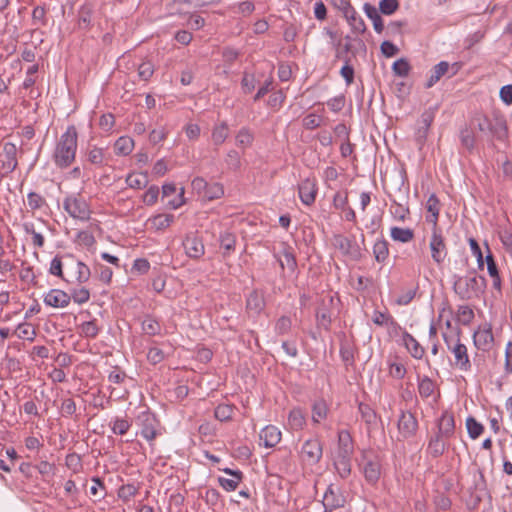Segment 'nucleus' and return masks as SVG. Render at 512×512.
<instances>
[{"label":"nucleus","mask_w":512,"mask_h":512,"mask_svg":"<svg viewBox=\"0 0 512 512\" xmlns=\"http://www.w3.org/2000/svg\"><path fill=\"white\" fill-rule=\"evenodd\" d=\"M69 295L71 297V300H73L75 303L79 305L87 303L90 299V292L85 287H81L79 289H72Z\"/></svg>","instance_id":"54"},{"label":"nucleus","mask_w":512,"mask_h":512,"mask_svg":"<svg viewBox=\"0 0 512 512\" xmlns=\"http://www.w3.org/2000/svg\"><path fill=\"white\" fill-rule=\"evenodd\" d=\"M345 19L347 20L353 31L360 34H363L366 31V24L364 20L360 16H358L355 9L354 12L348 13L347 16H345Z\"/></svg>","instance_id":"41"},{"label":"nucleus","mask_w":512,"mask_h":512,"mask_svg":"<svg viewBox=\"0 0 512 512\" xmlns=\"http://www.w3.org/2000/svg\"><path fill=\"white\" fill-rule=\"evenodd\" d=\"M345 499L341 495H337L330 487L324 494L323 505L325 510L332 511L334 509L343 507Z\"/></svg>","instance_id":"28"},{"label":"nucleus","mask_w":512,"mask_h":512,"mask_svg":"<svg viewBox=\"0 0 512 512\" xmlns=\"http://www.w3.org/2000/svg\"><path fill=\"white\" fill-rule=\"evenodd\" d=\"M400 7V3L398 0H381L379 2V11L383 15H392L394 14Z\"/></svg>","instance_id":"55"},{"label":"nucleus","mask_w":512,"mask_h":512,"mask_svg":"<svg viewBox=\"0 0 512 512\" xmlns=\"http://www.w3.org/2000/svg\"><path fill=\"white\" fill-rule=\"evenodd\" d=\"M435 433L441 437L447 438L448 440L454 435L455 419L453 413L449 411H444L442 413L437 420Z\"/></svg>","instance_id":"11"},{"label":"nucleus","mask_w":512,"mask_h":512,"mask_svg":"<svg viewBox=\"0 0 512 512\" xmlns=\"http://www.w3.org/2000/svg\"><path fill=\"white\" fill-rule=\"evenodd\" d=\"M453 291L461 300L479 299L485 292L487 281L484 276L476 275L475 270L462 277L454 275Z\"/></svg>","instance_id":"2"},{"label":"nucleus","mask_w":512,"mask_h":512,"mask_svg":"<svg viewBox=\"0 0 512 512\" xmlns=\"http://www.w3.org/2000/svg\"><path fill=\"white\" fill-rule=\"evenodd\" d=\"M93 7L90 4H83L78 10V28L89 30L92 23Z\"/></svg>","instance_id":"29"},{"label":"nucleus","mask_w":512,"mask_h":512,"mask_svg":"<svg viewBox=\"0 0 512 512\" xmlns=\"http://www.w3.org/2000/svg\"><path fill=\"white\" fill-rule=\"evenodd\" d=\"M411 70V66L407 59L400 58L396 60L392 65V71L399 77H407Z\"/></svg>","instance_id":"52"},{"label":"nucleus","mask_w":512,"mask_h":512,"mask_svg":"<svg viewBox=\"0 0 512 512\" xmlns=\"http://www.w3.org/2000/svg\"><path fill=\"white\" fill-rule=\"evenodd\" d=\"M372 321L378 326L388 325L394 329H400V325L394 320L389 313H383L381 311H374Z\"/></svg>","instance_id":"36"},{"label":"nucleus","mask_w":512,"mask_h":512,"mask_svg":"<svg viewBox=\"0 0 512 512\" xmlns=\"http://www.w3.org/2000/svg\"><path fill=\"white\" fill-rule=\"evenodd\" d=\"M292 321L288 316H281L275 324V332L278 335H285L291 330Z\"/></svg>","instance_id":"60"},{"label":"nucleus","mask_w":512,"mask_h":512,"mask_svg":"<svg viewBox=\"0 0 512 512\" xmlns=\"http://www.w3.org/2000/svg\"><path fill=\"white\" fill-rule=\"evenodd\" d=\"M141 435L148 441L154 440L157 436V431L153 424V420H150L148 417L143 422Z\"/></svg>","instance_id":"59"},{"label":"nucleus","mask_w":512,"mask_h":512,"mask_svg":"<svg viewBox=\"0 0 512 512\" xmlns=\"http://www.w3.org/2000/svg\"><path fill=\"white\" fill-rule=\"evenodd\" d=\"M486 247H487V251H488V253L485 257V261L487 264V271H488V274L490 275V277L493 278V288L498 290L499 292H501V277L499 274V269H498V266L494 259V256H493L492 252L490 251L489 246L486 245Z\"/></svg>","instance_id":"23"},{"label":"nucleus","mask_w":512,"mask_h":512,"mask_svg":"<svg viewBox=\"0 0 512 512\" xmlns=\"http://www.w3.org/2000/svg\"><path fill=\"white\" fill-rule=\"evenodd\" d=\"M333 245L344 255H349L354 258L359 255L358 247L349 238L341 234L334 236Z\"/></svg>","instance_id":"18"},{"label":"nucleus","mask_w":512,"mask_h":512,"mask_svg":"<svg viewBox=\"0 0 512 512\" xmlns=\"http://www.w3.org/2000/svg\"><path fill=\"white\" fill-rule=\"evenodd\" d=\"M323 454V445L317 438L305 441L301 449V456L310 465L317 464Z\"/></svg>","instance_id":"8"},{"label":"nucleus","mask_w":512,"mask_h":512,"mask_svg":"<svg viewBox=\"0 0 512 512\" xmlns=\"http://www.w3.org/2000/svg\"><path fill=\"white\" fill-rule=\"evenodd\" d=\"M183 247L190 258L198 259L205 251L202 240L193 235H187L183 240Z\"/></svg>","instance_id":"15"},{"label":"nucleus","mask_w":512,"mask_h":512,"mask_svg":"<svg viewBox=\"0 0 512 512\" xmlns=\"http://www.w3.org/2000/svg\"><path fill=\"white\" fill-rule=\"evenodd\" d=\"M363 9L366 16L373 22L374 30L377 33H382L384 29V23L376 7L371 5L370 3H365Z\"/></svg>","instance_id":"32"},{"label":"nucleus","mask_w":512,"mask_h":512,"mask_svg":"<svg viewBox=\"0 0 512 512\" xmlns=\"http://www.w3.org/2000/svg\"><path fill=\"white\" fill-rule=\"evenodd\" d=\"M131 427V423L127 418L116 417L111 423V429L116 435H124Z\"/></svg>","instance_id":"49"},{"label":"nucleus","mask_w":512,"mask_h":512,"mask_svg":"<svg viewBox=\"0 0 512 512\" xmlns=\"http://www.w3.org/2000/svg\"><path fill=\"white\" fill-rule=\"evenodd\" d=\"M353 455L337 454L333 465L342 479H347L351 475V459Z\"/></svg>","instance_id":"22"},{"label":"nucleus","mask_w":512,"mask_h":512,"mask_svg":"<svg viewBox=\"0 0 512 512\" xmlns=\"http://www.w3.org/2000/svg\"><path fill=\"white\" fill-rule=\"evenodd\" d=\"M449 447L448 439L445 437H441L440 435L434 432L433 435L430 436L426 448V453L433 459L441 457L445 451Z\"/></svg>","instance_id":"12"},{"label":"nucleus","mask_w":512,"mask_h":512,"mask_svg":"<svg viewBox=\"0 0 512 512\" xmlns=\"http://www.w3.org/2000/svg\"><path fill=\"white\" fill-rule=\"evenodd\" d=\"M174 221L173 214H158L151 219L153 226L157 230H163L171 225Z\"/></svg>","instance_id":"51"},{"label":"nucleus","mask_w":512,"mask_h":512,"mask_svg":"<svg viewBox=\"0 0 512 512\" xmlns=\"http://www.w3.org/2000/svg\"><path fill=\"white\" fill-rule=\"evenodd\" d=\"M449 68L450 65L446 61H441L436 64L431 70V75L427 80L425 87H433L449 71Z\"/></svg>","instance_id":"30"},{"label":"nucleus","mask_w":512,"mask_h":512,"mask_svg":"<svg viewBox=\"0 0 512 512\" xmlns=\"http://www.w3.org/2000/svg\"><path fill=\"white\" fill-rule=\"evenodd\" d=\"M431 257L437 264H441L446 255V244L439 228H432V236L430 239Z\"/></svg>","instance_id":"9"},{"label":"nucleus","mask_w":512,"mask_h":512,"mask_svg":"<svg viewBox=\"0 0 512 512\" xmlns=\"http://www.w3.org/2000/svg\"><path fill=\"white\" fill-rule=\"evenodd\" d=\"M315 316L317 327L329 331L332 319L330 310L327 308L324 301L322 302L321 306L317 308Z\"/></svg>","instance_id":"31"},{"label":"nucleus","mask_w":512,"mask_h":512,"mask_svg":"<svg viewBox=\"0 0 512 512\" xmlns=\"http://www.w3.org/2000/svg\"><path fill=\"white\" fill-rule=\"evenodd\" d=\"M402 339L405 347L410 352L411 356L415 359H421L425 353L424 348L420 343L407 331L402 334Z\"/></svg>","instance_id":"26"},{"label":"nucleus","mask_w":512,"mask_h":512,"mask_svg":"<svg viewBox=\"0 0 512 512\" xmlns=\"http://www.w3.org/2000/svg\"><path fill=\"white\" fill-rule=\"evenodd\" d=\"M460 141L463 147L467 150L472 151L475 146V136L473 131L467 126L460 130Z\"/></svg>","instance_id":"48"},{"label":"nucleus","mask_w":512,"mask_h":512,"mask_svg":"<svg viewBox=\"0 0 512 512\" xmlns=\"http://www.w3.org/2000/svg\"><path fill=\"white\" fill-rule=\"evenodd\" d=\"M264 308V295L258 290H253L246 299V309L255 315H259Z\"/></svg>","instance_id":"19"},{"label":"nucleus","mask_w":512,"mask_h":512,"mask_svg":"<svg viewBox=\"0 0 512 512\" xmlns=\"http://www.w3.org/2000/svg\"><path fill=\"white\" fill-rule=\"evenodd\" d=\"M427 212L426 221L431 223L433 228H438V217L440 211V201L436 194H431L426 203Z\"/></svg>","instance_id":"24"},{"label":"nucleus","mask_w":512,"mask_h":512,"mask_svg":"<svg viewBox=\"0 0 512 512\" xmlns=\"http://www.w3.org/2000/svg\"><path fill=\"white\" fill-rule=\"evenodd\" d=\"M443 338L448 349L454 354L455 366L462 371H469L471 369V362L467 353V347L459 339L452 346L451 339L446 334H443Z\"/></svg>","instance_id":"5"},{"label":"nucleus","mask_w":512,"mask_h":512,"mask_svg":"<svg viewBox=\"0 0 512 512\" xmlns=\"http://www.w3.org/2000/svg\"><path fill=\"white\" fill-rule=\"evenodd\" d=\"M283 245L284 249L282 251V255L284 259H281L277 255H275V258L279 262L282 270H284L286 266L291 273H294L297 270V260L293 252V248L286 243H284Z\"/></svg>","instance_id":"21"},{"label":"nucleus","mask_w":512,"mask_h":512,"mask_svg":"<svg viewBox=\"0 0 512 512\" xmlns=\"http://www.w3.org/2000/svg\"><path fill=\"white\" fill-rule=\"evenodd\" d=\"M259 438L265 447L272 448L280 442L281 432L277 427L268 425L261 430Z\"/></svg>","instance_id":"17"},{"label":"nucleus","mask_w":512,"mask_h":512,"mask_svg":"<svg viewBox=\"0 0 512 512\" xmlns=\"http://www.w3.org/2000/svg\"><path fill=\"white\" fill-rule=\"evenodd\" d=\"M126 183L131 188L142 189L148 184V175L147 173H141L139 175L129 174L126 178Z\"/></svg>","instance_id":"44"},{"label":"nucleus","mask_w":512,"mask_h":512,"mask_svg":"<svg viewBox=\"0 0 512 512\" xmlns=\"http://www.w3.org/2000/svg\"><path fill=\"white\" fill-rule=\"evenodd\" d=\"M435 384L431 378L424 376L418 385V391L421 397L428 398L434 392Z\"/></svg>","instance_id":"53"},{"label":"nucleus","mask_w":512,"mask_h":512,"mask_svg":"<svg viewBox=\"0 0 512 512\" xmlns=\"http://www.w3.org/2000/svg\"><path fill=\"white\" fill-rule=\"evenodd\" d=\"M76 268H77L76 281L79 284L86 283L89 280L90 276H91L90 268L85 263H83L82 261H77L76 262Z\"/></svg>","instance_id":"58"},{"label":"nucleus","mask_w":512,"mask_h":512,"mask_svg":"<svg viewBox=\"0 0 512 512\" xmlns=\"http://www.w3.org/2000/svg\"><path fill=\"white\" fill-rule=\"evenodd\" d=\"M299 197L303 204L310 206L315 202L317 187L314 179L306 178L298 185Z\"/></svg>","instance_id":"13"},{"label":"nucleus","mask_w":512,"mask_h":512,"mask_svg":"<svg viewBox=\"0 0 512 512\" xmlns=\"http://www.w3.org/2000/svg\"><path fill=\"white\" fill-rule=\"evenodd\" d=\"M142 330L149 336H156L161 333V325L156 319L151 316H147L142 321Z\"/></svg>","instance_id":"43"},{"label":"nucleus","mask_w":512,"mask_h":512,"mask_svg":"<svg viewBox=\"0 0 512 512\" xmlns=\"http://www.w3.org/2000/svg\"><path fill=\"white\" fill-rule=\"evenodd\" d=\"M328 405L324 399L316 400L312 405V420L314 423H319L321 420L327 418Z\"/></svg>","instance_id":"34"},{"label":"nucleus","mask_w":512,"mask_h":512,"mask_svg":"<svg viewBox=\"0 0 512 512\" xmlns=\"http://www.w3.org/2000/svg\"><path fill=\"white\" fill-rule=\"evenodd\" d=\"M234 406L230 404H219L214 411V416L219 421H228L232 419Z\"/></svg>","instance_id":"46"},{"label":"nucleus","mask_w":512,"mask_h":512,"mask_svg":"<svg viewBox=\"0 0 512 512\" xmlns=\"http://www.w3.org/2000/svg\"><path fill=\"white\" fill-rule=\"evenodd\" d=\"M488 130L500 141H503L508 137L506 120L502 117H497L494 121H491V123L488 124Z\"/></svg>","instance_id":"27"},{"label":"nucleus","mask_w":512,"mask_h":512,"mask_svg":"<svg viewBox=\"0 0 512 512\" xmlns=\"http://www.w3.org/2000/svg\"><path fill=\"white\" fill-rule=\"evenodd\" d=\"M457 317H458V320L463 325H469L472 322V320L474 319V312L469 306L461 305L458 308Z\"/></svg>","instance_id":"57"},{"label":"nucleus","mask_w":512,"mask_h":512,"mask_svg":"<svg viewBox=\"0 0 512 512\" xmlns=\"http://www.w3.org/2000/svg\"><path fill=\"white\" fill-rule=\"evenodd\" d=\"M466 428L468 431V435L472 439L478 438L483 433L484 430L483 425L472 416H469L466 419Z\"/></svg>","instance_id":"47"},{"label":"nucleus","mask_w":512,"mask_h":512,"mask_svg":"<svg viewBox=\"0 0 512 512\" xmlns=\"http://www.w3.org/2000/svg\"><path fill=\"white\" fill-rule=\"evenodd\" d=\"M253 135L247 128H242L236 135V144L238 146L248 147L252 144Z\"/></svg>","instance_id":"63"},{"label":"nucleus","mask_w":512,"mask_h":512,"mask_svg":"<svg viewBox=\"0 0 512 512\" xmlns=\"http://www.w3.org/2000/svg\"><path fill=\"white\" fill-rule=\"evenodd\" d=\"M351 58L349 56L345 57V63L340 70L341 76L344 78L347 85H350L354 81V67L351 65Z\"/></svg>","instance_id":"56"},{"label":"nucleus","mask_w":512,"mask_h":512,"mask_svg":"<svg viewBox=\"0 0 512 512\" xmlns=\"http://www.w3.org/2000/svg\"><path fill=\"white\" fill-rule=\"evenodd\" d=\"M48 9L43 5H37L32 11V25L35 29L48 25Z\"/></svg>","instance_id":"33"},{"label":"nucleus","mask_w":512,"mask_h":512,"mask_svg":"<svg viewBox=\"0 0 512 512\" xmlns=\"http://www.w3.org/2000/svg\"><path fill=\"white\" fill-rule=\"evenodd\" d=\"M63 208L70 217L81 221H88L92 213L86 200L72 195L64 199Z\"/></svg>","instance_id":"4"},{"label":"nucleus","mask_w":512,"mask_h":512,"mask_svg":"<svg viewBox=\"0 0 512 512\" xmlns=\"http://www.w3.org/2000/svg\"><path fill=\"white\" fill-rule=\"evenodd\" d=\"M15 333L20 339H26L29 341H33L36 335L34 327L29 323L19 324Z\"/></svg>","instance_id":"50"},{"label":"nucleus","mask_w":512,"mask_h":512,"mask_svg":"<svg viewBox=\"0 0 512 512\" xmlns=\"http://www.w3.org/2000/svg\"><path fill=\"white\" fill-rule=\"evenodd\" d=\"M70 301V295L60 289H52L44 297V303L54 308L67 307Z\"/></svg>","instance_id":"14"},{"label":"nucleus","mask_w":512,"mask_h":512,"mask_svg":"<svg viewBox=\"0 0 512 512\" xmlns=\"http://www.w3.org/2000/svg\"><path fill=\"white\" fill-rule=\"evenodd\" d=\"M397 428L403 439L413 437L418 430V421L416 416L410 411H401L397 422Z\"/></svg>","instance_id":"7"},{"label":"nucleus","mask_w":512,"mask_h":512,"mask_svg":"<svg viewBox=\"0 0 512 512\" xmlns=\"http://www.w3.org/2000/svg\"><path fill=\"white\" fill-rule=\"evenodd\" d=\"M474 344L478 349L487 351L494 341L492 327L490 324L482 330L476 331L473 335Z\"/></svg>","instance_id":"16"},{"label":"nucleus","mask_w":512,"mask_h":512,"mask_svg":"<svg viewBox=\"0 0 512 512\" xmlns=\"http://www.w3.org/2000/svg\"><path fill=\"white\" fill-rule=\"evenodd\" d=\"M388 242L381 239L375 242L373 246V254L378 263H384L389 256Z\"/></svg>","instance_id":"38"},{"label":"nucleus","mask_w":512,"mask_h":512,"mask_svg":"<svg viewBox=\"0 0 512 512\" xmlns=\"http://www.w3.org/2000/svg\"><path fill=\"white\" fill-rule=\"evenodd\" d=\"M391 238L395 241H399L401 243H407L413 240L414 231L410 228H401V227H392L391 228Z\"/></svg>","instance_id":"37"},{"label":"nucleus","mask_w":512,"mask_h":512,"mask_svg":"<svg viewBox=\"0 0 512 512\" xmlns=\"http://www.w3.org/2000/svg\"><path fill=\"white\" fill-rule=\"evenodd\" d=\"M256 79L254 74H250L248 72L243 73V77L241 80V87L245 94L251 93L255 89Z\"/></svg>","instance_id":"62"},{"label":"nucleus","mask_w":512,"mask_h":512,"mask_svg":"<svg viewBox=\"0 0 512 512\" xmlns=\"http://www.w3.org/2000/svg\"><path fill=\"white\" fill-rule=\"evenodd\" d=\"M78 132L74 125L67 127L56 144L53 159L59 168H68L75 160Z\"/></svg>","instance_id":"1"},{"label":"nucleus","mask_w":512,"mask_h":512,"mask_svg":"<svg viewBox=\"0 0 512 512\" xmlns=\"http://www.w3.org/2000/svg\"><path fill=\"white\" fill-rule=\"evenodd\" d=\"M27 203L31 210H38L46 204V201L40 194L36 192H30L27 195Z\"/></svg>","instance_id":"61"},{"label":"nucleus","mask_w":512,"mask_h":512,"mask_svg":"<svg viewBox=\"0 0 512 512\" xmlns=\"http://www.w3.org/2000/svg\"><path fill=\"white\" fill-rule=\"evenodd\" d=\"M337 454H354V440L348 430H340L338 432Z\"/></svg>","instance_id":"20"},{"label":"nucleus","mask_w":512,"mask_h":512,"mask_svg":"<svg viewBox=\"0 0 512 512\" xmlns=\"http://www.w3.org/2000/svg\"><path fill=\"white\" fill-rule=\"evenodd\" d=\"M359 466H362L365 480L374 485L381 475V464L372 450H362Z\"/></svg>","instance_id":"3"},{"label":"nucleus","mask_w":512,"mask_h":512,"mask_svg":"<svg viewBox=\"0 0 512 512\" xmlns=\"http://www.w3.org/2000/svg\"><path fill=\"white\" fill-rule=\"evenodd\" d=\"M306 423L305 416L301 409H293L288 416V424L293 430H300Z\"/></svg>","instance_id":"39"},{"label":"nucleus","mask_w":512,"mask_h":512,"mask_svg":"<svg viewBox=\"0 0 512 512\" xmlns=\"http://www.w3.org/2000/svg\"><path fill=\"white\" fill-rule=\"evenodd\" d=\"M499 239L504 248L512 254V232L508 229H502L498 232Z\"/></svg>","instance_id":"64"},{"label":"nucleus","mask_w":512,"mask_h":512,"mask_svg":"<svg viewBox=\"0 0 512 512\" xmlns=\"http://www.w3.org/2000/svg\"><path fill=\"white\" fill-rule=\"evenodd\" d=\"M0 162L5 175L13 172L17 166V147L14 143L7 142L3 146V152L0 154Z\"/></svg>","instance_id":"10"},{"label":"nucleus","mask_w":512,"mask_h":512,"mask_svg":"<svg viewBox=\"0 0 512 512\" xmlns=\"http://www.w3.org/2000/svg\"><path fill=\"white\" fill-rule=\"evenodd\" d=\"M358 410L367 426V431L370 432L377 425V413L369 404L363 402L358 404Z\"/></svg>","instance_id":"25"},{"label":"nucleus","mask_w":512,"mask_h":512,"mask_svg":"<svg viewBox=\"0 0 512 512\" xmlns=\"http://www.w3.org/2000/svg\"><path fill=\"white\" fill-rule=\"evenodd\" d=\"M99 332L100 327L98 326L96 319L83 322L80 325V334L86 338H96Z\"/></svg>","instance_id":"42"},{"label":"nucleus","mask_w":512,"mask_h":512,"mask_svg":"<svg viewBox=\"0 0 512 512\" xmlns=\"http://www.w3.org/2000/svg\"><path fill=\"white\" fill-rule=\"evenodd\" d=\"M434 118L435 112L433 109L429 108L421 114L420 119L417 122L415 142L419 146V149H422L427 141L429 129L434 121Z\"/></svg>","instance_id":"6"},{"label":"nucleus","mask_w":512,"mask_h":512,"mask_svg":"<svg viewBox=\"0 0 512 512\" xmlns=\"http://www.w3.org/2000/svg\"><path fill=\"white\" fill-rule=\"evenodd\" d=\"M229 135V128L226 122H222L215 126L212 131V140L215 145H221L225 142Z\"/></svg>","instance_id":"40"},{"label":"nucleus","mask_w":512,"mask_h":512,"mask_svg":"<svg viewBox=\"0 0 512 512\" xmlns=\"http://www.w3.org/2000/svg\"><path fill=\"white\" fill-rule=\"evenodd\" d=\"M220 247L225 250V254H230L235 250L236 237L233 233L224 232L219 237Z\"/></svg>","instance_id":"45"},{"label":"nucleus","mask_w":512,"mask_h":512,"mask_svg":"<svg viewBox=\"0 0 512 512\" xmlns=\"http://www.w3.org/2000/svg\"><path fill=\"white\" fill-rule=\"evenodd\" d=\"M133 148L134 140L128 136L119 137L114 144V149L117 155H129Z\"/></svg>","instance_id":"35"}]
</instances>
